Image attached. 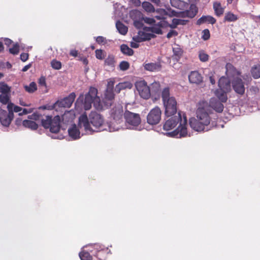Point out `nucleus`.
Listing matches in <instances>:
<instances>
[{
	"mask_svg": "<svg viewBox=\"0 0 260 260\" xmlns=\"http://www.w3.org/2000/svg\"><path fill=\"white\" fill-rule=\"evenodd\" d=\"M174 54L178 57H180L182 54V50L179 47L173 48Z\"/></svg>",
	"mask_w": 260,
	"mask_h": 260,
	"instance_id": "obj_45",
	"label": "nucleus"
},
{
	"mask_svg": "<svg viewBox=\"0 0 260 260\" xmlns=\"http://www.w3.org/2000/svg\"><path fill=\"white\" fill-rule=\"evenodd\" d=\"M123 107L121 105H118L113 108L111 112V115L113 117V120L111 122L109 125V128L110 132H115L124 128L123 127Z\"/></svg>",
	"mask_w": 260,
	"mask_h": 260,
	"instance_id": "obj_7",
	"label": "nucleus"
},
{
	"mask_svg": "<svg viewBox=\"0 0 260 260\" xmlns=\"http://www.w3.org/2000/svg\"><path fill=\"white\" fill-rule=\"evenodd\" d=\"M80 60L81 61H82V62H83L84 64H86H86H87V63H88V60H87V58H85V57H80Z\"/></svg>",
	"mask_w": 260,
	"mask_h": 260,
	"instance_id": "obj_63",
	"label": "nucleus"
},
{
	"mask_svg": "<svg viewBox=\"0 0 260 260\" xmlns=\"http://www.w3.org/2000/svg\"><path fill=\"white\" fill-rule=\"evenodd\" d=\"M39 83L41 86H46L45 78L43 77H41L39 79Z\"/></svg>",
	"mask_w": 260,
	"mask_h": 260,
	"instance_id": "obj_56",
	"label": "nucleus"
},
{
	"mask_svg": "<svg viewBox=\"0 0 260 260\" xmlns=\"http://www.w3.org/2000/svg\"><path fill=\"white\" fill-rule=\"evenodd\" d=\"M96 41L98 43L101 44H105L106 43V39L102 36H99L96 38Z\"/></svg>",
	"mask_w": 260,
	"mask_h": 260,
	"instance_id": "obj_52",
	"label": "nucleus"
},
{
	"mask_svg": "<svg viewBox=\"0 0 260 260\" xmlns=\"http://www.w3.org/2000/svg\"><path fill=\"white\" fill-rule=\"evenodd\" d=\"M251 72L252 76L254 78H259L260 77V67L255 66L252 67Z\"/></svg>",
	"mask_w": 260,
	"mask_h": 260,
	"instance_id": "obj_36",
	"label": "nucleus"
},
{
	"mask_svg": "<svg viewBox=\"0 0 260 260\" xmlns=\"http://www.w3.org/2000/svg\"><path fill=\"white\" fill-rule=\"evenodd\" d=\"M12 43V41L10 39L7 38L5 39V43L6 45L9 46Z\"/></svg>",
	"mask_w": 260,
	"mask_h": 260,
	"instance_id": "obj_61",
	"label": "nucleus"
},
{
	"mask_svg": "<svg viewBox=\"0 0 260 260\" xmlns=\"http://www.w3.org/2000/svg\"><path fill=\"white\" fill-rule=\"evenodd\" d=\"M145 70L150 72H157L160 70L161 65L159 63L150 62L144 64Z\"/></svg>",
	"mask_w": 260,
	"mask_h": 260,
	"instance_id": "obj_24",
	"label": "nucleus"
},
{
	"mask_svg": "<svg viewBox=\"0 0 260 260\" xmlns=\"http://www.w3.org/2000/svg\"><path fill=\"white\" fill-rule=\"evenodd\" d=\"M202 39L204 40H207L210 38V32L208 29H204L202 31Z\"/></svg>",
	"mask_w": 260,
	"mask_h": 260,
	"instance_id": "obj_47",
	"label": "nucleus"
},
{
	"mask_svg": "<svg viewBox=\"0 0 260 260\" xmlns=\"http://www.w3.org/2000/svg\"><path fill=\"white\" fill-rule=\"evenodd\" d=\"M19 46L17 43L14 44L12 48L9 49L10 53L14 55L17 54L19 53Z\"/></svg>",
	"mask_w": 260,
	"mask_h": 260,
	"instance_id": "obj_39",
	"label": "nucleus"
},
{
	"mask_svg": "<svg viewBox=\"0 0 260 260\" xmlns=\"http://www.w3.org/2000/svg\"><path fill=\"white\" fill-rule=\"evenodd\" d=\"M238 19V16L231 12L226 13L224 18V21L228 22H234L237 20Z\"/></svg>",
	"mask_w": 260,
	"mask_h": 260,
	"instance_id": "obj_33",
	"label": "nucleus"
},
{
	"mask_svg": "<svg viewBox=\"0 0 260 260\" xmlns=\"http://www.w3.org/2000/svg\"><path fill=\"white\" fill-rule=\"evenodd\" d=\"M125 119V126L126 128H134L141 122V118L139 114L126 111L124 113Z\"/></svg>",
	"mask_w": 260,
	"mask_h": 260,
	"instance_id": "obj_11",
	"label": "nucleus"
},
{
	"mask_svg": "<svg viewBox=\"0 0 260 260\" xmlns=\"http://www.w3.org/2000/svg\"><path fill=\"white\" fill-rule=\"evenodd\" d=\"M19 104L22 106H30L31 105V104L30 103L26 104L24 101H23L22 100H20Z\"/></svg>",
	"mask_w": 260,
	"mask_h": 260,
	"instance_id": "obj_64",
	"label": "nucleus"
},
{
	"mask_svg": "<svg viewBox=\"0 0 260 260\" xmlns=\"http://www.w3.org/2000/svg\"><path fill=\"white\" fill-rule=\"evenodd\" d=\"M120 48L121 52L125 54L132 55L134 53L133 50L126 45H122Z\"/></svg>",
	"mask_w": 260,
	"mask_h": 260,
	"instance_id": "obj_35",
	"label": "nucleus"
},
{
	"mask_svg": "<svg viewBox=\"0 0 260 260\" xmlns=\"http://www.w3.org/2000/svg\"><path fill=\"white\" fill-rule=\"evenodd\" d=\"M226 75L230 78L228 79L231 82L232 87L235 92L240 95H243L245 92L244 83L239 77L240 72L231 63H228L226 66Z\"/></svg>",
	"mask_w": 260,
	"mask_h": 260,
	"instance_id": "obj_4",
	"label": "nucleus"
},
{
	"mask_svg": "<svg viewBox=\"0 0 260 260\" xmlns=\"http://www.w3.org/2000/svg\"><path fill=\"white\" fill-rule=\"evenodd\" d=\"M0 102L3 104H7L9 102V97L7 95H2L0 94Z\"/></svg>",
	"mask_w": 260,
	"mask_h": 260,
	"instance_id": "obj_50",
	"label": "nucleus"
},
{
	"mask_svg": "<svg viewBox=\"0 0 260 260\" xmlns=\"http://www.w3.org/2000/svg\"><path fill=\"white\" fill-rule=\"evenodd\" d=\"M94 249L98 251V253L96 255H95L94 256L96 257H98V256H101V254L103 253V251H102V250L103 249L102 248V246L101 245H99L98 244H95L94 245Z\"/></svg>",
	"mask_w": 260,
	"mask_h": 260,
	"instance_id": "obj_48",
	"label": "nucleus"
},
{
	"mask_svg": "<svg viewBox=\"0 0 260 260\" xmlns=\"http://www.w3.org/2000/svg\"><path fill=\"white\" fill-rule=\"evenodd\" d=\"M196 114L197 119L192 118L189 120L190 127L197 132L209 131L211 111L207 102L202 101L199 103Z\"/></svg>",
	"mask_w": 260,
	"mask_h": 260,
	"instance_id": "obj_2",
	"label": "nucleus"
},
{
	"mask_svg": "<svg viewBox=\"0 0 260 260\" xmlns=\"http://www.w3.org/2000/svg\"><path fill=\"white\" fill-rule=\"evenodd\" d=\"M23 125L32 130L37 129L38 127V124L35 121L30 120H24L23 121Z\"/></svg>",
	"mask_w": 260,
	"mask_h": 260,
	"instance_id": "obj_31",
	"label": "nucleus"
},
{
	"mask_svg": "<svg viewBox=\"0 0 260 260\" xmlns=\"http://www.w3.org/2000/svg\"><path fill=\"white\" fill-rule=\"evenodd\" d=\"M78 127L76 124L72 125L68 129L69 136L73 140L80 138V135L91 134L96 131L91 127L86 115L82 114L79 118Z\"/></svg>",
	"mask_w": 260,
	"mask_h": 260,
	"instance_id": "obj_3",
	"label": "nucleus"
},
{
	"mask_svg": "<svg viewBox=\"0 0 260 260\" xmlns=\"http://www.w3.org/2000/svg\"><path fill=\"white\" fill-rule=\"evenodd\" d=\"M76 94L72 92L69 95L63 99L57 101L52 106L51 109H57V107L69 108L75 100Z\"/></svg>",
	"mask_w": 260,
	"mask_h": 260,
	"instance_id": "obj_14",
	"label": "nucleus"
},
{
	"mask_svg": "<svg viewBox=\"0 0 260 260\" xmlns=\"http://www.w3.org/2000/svg\"><path fill=\"white\" fill-rule=\"evenodd\" d=\"M161 111L158 107L152 109L147 117V122L151 125L158 124L161 119Z\"/></svg>",
	"mask_w": 260,
	"mask_h": 260,
	"instance_id": "obj_13",
	"label": "nucleus"
},
{
	"mask_svg": "<svg viewBox=\"0 0 260 260\" xmlns=\"http://www.w3.org/2000/svg\"><path fill=\"white\" fill-rule=\"evenodd\" d=\"M24 88L27 92L30 93L34 92L37 89V84L34 82H31L28 85H25Z\"/></svg>",
	"mask_w": 260,
	"mask_h": 260,
	"instance_id": "obj_34",
	"label": "nucleus"
},
{
	"mask_svg": "<svg viewBox=\"0 0 260 260\" xmlns=\"http://www.w3.org/2000/svg\"><path fill=\"white\" fill-rule=\"evenodd\" d=\"M34 108H29V109H22V112H20L19 113V115H22L23 114H28V113H31L33 110H34Z\"/></svg>",
	"mask_w": 260,
	"mask_h": 260,
	"instance_id": "obj_53",
	"label": "nucleus"
},
{
	"mask_svg": "<svg viewBox=\"0 0 260 260\" xmlns=\"http://www.w3.org/2000/svg\"><path fill=\"white\" fill-rule=\"evenodd\" d=\"M22 110V108L18 106H15L14 112H20Z\"/></svg>",
	"mask_w": 260,
	"mask_h": 260,
	"instance_id": "obj_58",
	"label": "nucleus"
},
{
	"mask_svg": "<svg viewBox=\"0 0 260 260\" xmlns=\"http://www.w3.org/2000/svg\"><path fill=\"white\" fill-rule=\"evenodd\" d=\"M105 63L109 66H113L114 63V58L113 56H109L105 61Z\"/></svg>",
	"mask_w": 260,
	"mask_h": 260,
	"instance_id": "obj_44",
	"label": "nucleus"
},
{
	"mask_svg": "<svg viewBox=\"0 0 260 260\" xmlns=\"http://www.w3.org/2000/svg\"><path fill=\"white\" fill-rule=\"evenodd\" d=\"M150 1L157 6H160L161 3L160 0H150Z\"/></svg>",
	"mask_w": 260,
	"mask_h": 260,
	"instance_id": "obj_60",
	"label": "nucleus"
},
{
	"mask_svg": "<svg viewBox=\"0 0 260 260\" xmlns=\"http://www.w3.org/2000/svg\"><path fill=\"white\" fill-rule=\"evenodd\" d=\"M116 27L117 30L120 34L122 35H125L126 34L128 28L122 23L120 21H117L116 23Z\"/></svg>",
	"mask_w": 260,
	"mask_h": 260,
	"instance_id": "obj_32",
	"label": "nucleus"
},
{
	"mask_svg": "<svg viewBox=\"0 0 260 260\" xmlns=\"http://www.w3.org/2000/svg\"><path fill=\"white\" fill-rule=\"evenodd\" d=\"M129 63L127 61H122L120 64L119 67L121 70L125 71L129 68Z\"/></svg>",
	"mask_w": 260,
	"mask_h": 260,
	"instance_id": "obj_46",
	"label": "nucleus"
},
{
	"mask_svg": "<svg viewBox=\"0 0 260 260\" xmlns=\"http://www.w3.org/2000/svg\"><path fill=\"white\" fill-rule=\"evenodd\" d=\"M218 86L219 89L216 90L215 95L222 102H225L227 100L226 93L231 90L230 82L226 77H222L219 80Z\"/></svg>",
	"mask_w": 260,
	"mask_h": 260,
	"instance_id": "obj_10",
	"label": "nucleus"
},
{
	"mask_svg": "<svg viewBox=\"0 0 260 260\" xmlns=\"http://www.w3.org/2000/svg\"><path fill=\"white\" fill-rule=\"evenodd\" d=\"M140 42H137L136 41H134L132 42L131 43V47L134 48H137L138 47H139L138 43Z\"/></svg>",
	"mask_w": 260,
	"mask_h": 260,
	"instance_id": "obj_57",
	"label": "nucleus"
},
{
	"mask_svg": "<svg viewBox=\"0 0 260 260\" xmlns=\"http://www.w3.org/2000/svg\"><path fill=\"white\" fill-rule=\"evenodd\" d=\"M161 98L165 108V114L168 116H171L176 113L177 103L175 98L170 95V89L168 87L163 89L161 92Z\"/></svg>",
	"mask_w": 260,
	"mask_h": 260,
	"instance_id": "obj_6",
	"label": "nucleus"
},
{
	"mask_svg": "<svg viewBox=\"0 0 260 260\" xmlns=\"http://www.w3.org/2000/svg\"><path fill=\"white\" fill-rule=\"evenodd\" d=\"M151 88L152 92H157L160 89V84L158 82H154L151 85Z\"/></svg>",
	"mask_w": 260,
	"mask_h": 260,
	"instance_id": "obj_38",
	"label": "nucleus"
},
{
	"mask_svg": "<svg viewBox=\"0 0 260 260\" xmlns=\"http://www.w3.org/2000/svg\"><path fill=\"white\" fill-rule=\"evenodd\" d=\"M135 86L140 96L148 99L150 96V89L144 80H140L136 82Z\"/></svg>",
	"mask_w": 260,
	"mask_h": 260,
	"instance_id": "obj_12",
	"label": "nucleus"
},
{
	"mask_svg": "<svg viewBox=\"0 0 260 260\" xmlns=\"http://www.w3.org/2000/svg\"><path fill=\"white\" fill-rule=\"evenodd\" d=\"M31 66V64L30 63L24 66L23 69H22V72H26L27 71Z\"/></svg>",
	"mask_w": 260,
	"mask_h": 260,
	"instance_id": "obj_59",
	"label": "nucleus"
},
{
	"mask_svg": "<svg viewBox=\"0 0 260 260\" xmlns=\"http://www.w3.org/2000/svg\"><path fill=\"white\" fill-rule=\"evenodd\" d=\"M199 57L202 62L207 61L209 59V55L203 50L199 52Z\"/></svg>",
	"mask_w": 260,
	"mask_h": 260,
	"instance_id": "obj_37",
	"label": "nucleus"
},
{
	"mask_svg": "<svg viewBox=\"0 0 260 260\" xmlns=\"http://www.w3.org/2000/svg\"><path fill=\"white\" fill-rule=\"evenodd\" d=\"M209 110L212 108L215 111L220 113L223 111V104L214 99H211L210 101Z\"/></svg>",
	"mask_w": 260,
	"mask_h": 260,
	"instance_id": "obj_21",
	"label": "nucleus"
},
{
	"mask_svg": "<svg viewBox=\"0 0 260 260\" xmlns=\"http://www.w3.org/2000/svg\"><path fill=\"white\" fill-rule=\"evenodd\" d=\"M188 79L190 83L200 84L203 82V77L197 71H192L188 75Z\"/></svg>",
	"mask_w": 260,
	"mask_h": 260,
	"instance_id": "obj_19",
	"label": "nucleus"
},
{
	"mask_svg": "<svg viewBox=\"0 0 260 260\" xmlns=\"http://www.w3.org/2000/svg\"><path fill=\"white\" fill-rule=\"evenodd\" d=\"M151 26L145 27L143 30H140L138 34L133 38V41L143 42L148 40L155 37V34H161L162 30L160 26H166L167 23L165 22H158L154 24L150 25Z\"/></svg>",
	"mask_w": 260,
	"mask_h": 260,
	"instance_id": "obj_5",
	"label": "nucleus"
},
{
	"mask_svg": "<svg viewBox=\"0 0 260 260\" xmlns=\"http://www.w3.org/2000/svg\"><path fill=\"white\" fill-rule=\"evenodd\" d=\"M11 89V87L9 86L5 82H2L0 83V92L2 95H7L10 98Z\"/></svg>",
	"mask_w": 260,
	"mask_h": 260,
	"instance_id": "obj_27",
	"label": "nucleus"
},
{
	"mask_svg": "<svg viewBox=\"0 0 260 260\" xmlns=\"http://www.w3.org/2000/svg\"><path fill=\"white\" fill-rule=\"evenodd\" d=\"M198 12V9L195 5H191L190 7V12H189V16L190 17H194Z\"/></svg>",
	"mask_w": 260,
	"mask_h": 260,
	"instance_id": "obj_40",
	"label": "nucleus"
},
{
	"mask_svg": "<svg viewBox=\"0 0 260 260\" xmlns=\"http://www.w3.org/2000/svg\"><path fill=\"white\" fill-rule=\"evenodd\" d=\"M114 98V94L113 90L106 89L105 97L103 99V103L105 104V106L107 107L111 106Z\"/></svg>",
	"mask_w": 260,
	"mask_h": 260,
	"instance_id": "obj_22",
	"label": "nucleus"
},
{
	"mask_svg": "<svg viewBox=\"0 0 260 260\" xmlns=\"http://www.w3.org/2000/svg\"><path fill=\"white\" fill-rule=\"evenodd\" d=\"M88 121L91 123L95 129L101 127L104 123L103 118L99 113L95 112H91L89 115Z\"/></svg>",
	"mask_w": 260,
	"mask_h": 260,
	"instance_id": "obj_16",
	"label": "nucleus"
},
{
	"mask_svg": "<svg viewBox=\"0 0 260 260\" xmlns=\"http://www.w3.org/2000/svg\"><path fill=\"white\" fill-rule=\"evenodd\" d=\"M7 104H8L7 109L8 110V113L10 114L11 116H13L14 117L13 112H14L15 105L12 103L8 102Z\"/></svg>",
	"mask_w": 260,
	"mask_h": 260,
	"instance_id": "obj_42",
	"label": "nucleus"
},
{
	"mask_svg": "<svg viewBox=\"0 0 260 260\" xmlns=\"http://www.w3.org/2000/svg\"><path fill=\"white\" fill-rule=\"evenodd\" d=\"M132 84L129 82L119 83L115 86V91L117 93H119L121 90L131 89L132 87Z\"/></svg>",
	"mask_w": 260,
	"mask_h": 260,
	"instance_id": "obj_25",
	"label": "nucleus"
},
{
	"mask_svg": "<svg viewBox=\"0 0 260 260\" xmlns=\"http://www.w3.org/2000/svg\"><path fill=\"white\" fill-rule=\"evenodd\" d=\"M178 34L177 32L175 30H171L167 34V38L170 39L173 36H176Z\"/></svg>",
	"mask_w": 260,
	"mask_h": 260,
	"instance_id": "obj_55",
	"label": "nucleus"
},
{
	"mask_svg": "<svg viewBox=\"0 0 260 260\" xmlns=\"http://www.w3.org/2000/svg\"><path fill=\"white\" fill-rule=\"evenodd\" d=\"M70 54L73 56H77V54H78V52L77 50H72L71 51H70Z\"/></svg>",
	"mask_w": 260,
	"mask_h": 260,
	"instance_id": "obj_62",
	"label": "nucleus"
},
{
	"mask_svg": "<svg viewBox=\"0 0 260 260\" xmlns=\"http://www.w3.org/2000/svg\"><path fill=\"white\" fill-rule=\"evenodd\" d=\"M28 53H21V55H20V59L21 60L24 62L25 61H26L28 58Z\"/></svg>",
	"mask_w": 260,
	"mask_h": 260,
	"instance_id": "obj_54",
	"label": "nucleus"
},
{
	"mask_svg": "<svg viewBox=\"0 0 260 260\" xmlns=\"http://www.w3.org/2000/svg\"><path fill=\"white\" fill-rule=\"evenodd\" d=\"M178 123H179L178 127L174 131L168 133L167 135L178 138L189 136L190 135L187 132L188 125L186 117L184 113L180 112L178 113L177 115L171 116L166 120L164 125V129L166 131L171 130L175 127Z\"/></svg>",
	"mask_w": 260,
	"mask_h": 260,
	"instance_id": "obj_1",
	"label": "nucleus"
},
{
	"mask_svg": "<svg viewBox=\"0 0 260 260\" xmlns=\"http://www.w3.org/2000/svg\"><path fill=\"white\" fill-rule=\"evenodd\" d=\"M115 83L114 79H110L108 81L107 89L113 90V87Z\"/></svg>",
	"mask_w": 260,
	"mask_h": 260,
	"instance_id": "obj_51",
	"label": "nucleus"
},
{
	"mask_svg": "<svg viewBox=\"0 0 260 260\" xmlns=\"http://www.w3.org/2000/svg\"><path fill=\"white\" fill-rule=\"evenodd\" d=\"M75 118V112L73 110L68 111L62 115V121L64 123L71 122Z\"/></svg>",
	"mask_w": 260,
	"mask_h": 260,
	"instance_id": "obj_23",
	"label": "nucleus"
},
{
	"mask_svg": "<svg viewBox=\"0 0 260 260\" xmlns=\"http://www.w3.org/2000/svg\"><path fill=\"white\" fill-rule=\"evenodd\" d=\"M206 22L214 24L216 22V19L211 16H203L197 21V24L200 25Z\"/></svg>",
	"mask_w": 260,
	"mask_h": 260,
	"instance_id": "obj_26",
	"label": "nucleus"
},
{
	"mask_svg": "<svg viewBox=\"0 0 260 260\" xmlns=\"http://www.w3.org/2000/svg\"><path fill=\"white\" fill-rule=\"evenodd\" d=\"M51 67L55 70H59L61 67V62L56 60H53L51 62Z\"/></svg>",
	"mask_w": 260,
	"mask_h": 260,
	"instance_id": "obj_41",
	"label": "nucleus"
},
{
	"mask_svg": "<svg viewBox=\"0 0 260 260\" xmlns=\"http://www.w3.org/2000/svg\"><path fill=\"white\" fill-rule=\"evenodd\" d=\"M129 16L134 22L141 18H143L144 22L149 25H153L155 23V20L153 17H143L142 13L139 11L134 10L129 12Z\"/></svg>",
	"mask_w": 260,
	"mask_h": 260,
	"instance_id": "obj_15",
	"label": "nucleus"
},
{
	"mask_svg": "<svg viewBox=\"0 0 260 260\" xmlns=\"http://www.w3.org/2000/svg\"><path fill=\"white\" fill-rule=\"evenodd\" d=\"M170 4L172 7L180 10L184 9L186 5L185 2L180 0H170Z\"/></svg>",
	"mask_w": 260,
	"mask_h": 260,
	"instance_id": "obj_29",
	"label": "nucleus"
},
{
	"mask_svg": "<svg viewBox=\"0 0 260 260\" xmlns=\"http://www.w3.org/2000/svg\"><path fill=\"white\" fill-rule=\"evenodd\" d=\"M165 22L166 23H167V25L166 26H160V28L161 29V28L163 27H170L171 28H175L177 27L178 25L181 24L183 25L185 23V21L184 20L177 19V18H174L172 20V23H170L167 20H163L160 21L159 22Z\"/></svg>",
	"mask_w": 260,
	"mask_h": 260,
	"instance_id": "obj_20",
	"label": "nucleus"
},
{
	"mask_svg": "<svg viewBox=\"0 0 260 260\" xmlns=\"http://www.w3.org/2000/svg\"><path fill=\"white\" fill-rule=\"evenodd\" d=\"M97 89L94 87L90 88L88 93L85 96L84 101L83 103L85 110H89L91 107L92 103H93L97 109H101L103 108L100 99L97 96Z\"/></svg>",
	"mask_w": 260,
	"mask_h": 260,
	"instance_id": "obj_9",
	"label": "nucleus"
},
{
	"mask_svg": "<svg viewBox=\"0 0 260 260\" xmlns=\"http://www.w3.org/2000/svg\"><path fill=\"white\" fill-rule=\"evenodd\" d=\"M143 9L147 13H154L155 9L154 6L150 3L148 2H144L142 4Z\"/></svg>",
	"mask_w": 260,
	"mask_h": 260,
	"instance_id": "obj_30",
	"label": "nucleus"
},
{
	"mask_svg": "<svg viewBox=\"0 0 260 260\" xmlns=\"http://www.w3.org/2000/svg\"><path fill=\"white\" fill-rule=\"evenodd\" d=\"M96 57L99 59H103L105 57L104 52L102 50H96L95 51Z\"/></svg>",
	"mask_w": 260,
	"mask_h": 260,
	"instance_id": "obj_43",
	"label": "nucleus"
},
{
	"mask_svg": "<svg viewBox=\"0 0 260 260\" xmlns=\"http://www.w3.org/2000/svg\"><path fill=\"white\" fill-rule=\"evenodd\" d=\"M155 13H157V15H155L154 18H156L157 20L160 21L166 20V19L167 18V16L172 17L174 16H176L177 14V12L174 11H171L170 9H168V11L164 9H155Z\"/></svg>",
	"mask_w": 260,
	"mask_h": 260,
	"instance_id": "obj_17",
	"label": "nucleus"
},
{
	"mask_svg": "<svg viewBox=\"0 0 260 260\" xmlns=\"http://www.w3.org/2000/svg\"><path fill=\"white\" fill-rule=\"evenodd\" d=\"M13 118V116H11L10 114L1 108H0V121L2 124L5 126H8L12 120Z\"/></svg>",
	"mask_w": 260,
	"mask_h": 260,
	"instance_id": "obj_18",
	"label": "nucleus"
},
{
	"mask_svg": "<svg viewBox=\"0 0 260 260\" xmlns=\"http://www.w3.org/2000/svg\"><path fill=\"white\" fill-rule=\"evenodd\" d=\"M213 9L217 16H220L224 12V8L221 6L220 3L215 2L213 3Z\"/></svg>",
	"mask_w": 260,
	"mask_h": 260,
	"instance_id": "obj_28",
	"label": "nucleus"
},
{
	"mask_svg": "<svg viewBox=\"0 0 260 260\" xmlns=\"http://www.w3.org/2000/svg\"><path fill=\"white\" fill-rule=\"evenodd\" d=\"M143 22H144L143 18H141L134 22V25L136 27L140 28L143 27Z\"/></svg>",
	"mask_w": 260,
	"mask_h": 260,
	"instance_id": "obj_49",
	"label": "nucleus"
},
{
	"mask_svg": "<svg viewBox=\"0 0 260 260\" xmlns=\"http://www.w3.org/2000/svg\"><path fill=\"white\" fill-rule=\"evenodd\" d=\"M60 117L59 116H55L53 119L51 117L47 116L46 119H43L42 124L45 128H49L50 131L53 135L51 137L53 139H61L63 136L61 135L56 136L60 130Z\"/></svg>",
	"mask_w": 260,
	"mask_h": 260,
	"instance_id": "obj_8",
	"label": "nucleus"
}]
</instances>
